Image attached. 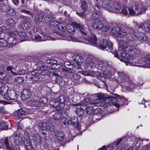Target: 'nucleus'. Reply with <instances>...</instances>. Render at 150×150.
<instances>
[{"label": "nucleus", "mask_w": 150, "mask_h": 150, "mask_svg": "<svg viewBox=\"0 0 150 150\" xmlns=\"http://www.w3.org/2000/svg\"><path fill=\"white\" fill-rule=\"evenodd\" d=\"M68 39H64L69 41H72L73 42H83L87 43L86 41L93 44H95L97 41V38H68Z\"/></svg>", "instance_id": "obj_6"}, {"label": "nucleus", "mask_w": 150, "mask_h": 150, "mask_svg": "<svg viewBox=\"0 0 150 150\" xmlns=\"http://www.w3.org/2000/svg\"><path fill=\"white\" fill-rule=\"evenodd\" d=\"M24 144L25 147L28 150H30L31 149L32 146L30 140H25L24 142Z\"/></svg>", "instance_id": "obj_34"}, {"label": "nucleus", "mask_w": 150, "mask_h": 150, "mask_svg": "<svg viewBox=\"0 0 150 150\" xmlns=\"http://www.w3.org/2000/svg\"><path fill=\"white\" fill-rule=\"evenodd\" d=\"M50 104L52 106L55 108L57 110L59 111L61 109V108H59V104L58 102L55 99L51 100L50 101Z\"/></svg>", "instance_id": "obj_19"}, {"label": "nucleus", "mask_w": 150, "mask_h": 150, "mask_svg": "<svg viewBox=\"0 0 150 150\" xmlns=\"http://www.w3.org/2000/svg\"><path fill=\"white\" fill-rule=\"evenodd\" d=\"M118 59L126 63L127 65V63H130L134 60V59L132 56H127L124 53H122L121 56L118 57Z\"/></svg>", "instance_id": "obj_11"}, {"label": "nucleus", "mask_w": 150, "mask_h": 150, "mask_svg": "<svg viewBox=\"0 0 150 150\" xmlns=\"http://www.w3.org/2000/svg\"><path fill=\"white\" fill-rule=\"evenodd\" d=\"M67 122L69 124H71L76 127H77L79 124V122L77 118L76 117H73L69 120H67Z\"/></svg>", "instance_id": "obj_16"}, {"label": "nucleus", "mask_w": 150, "mask_h": 150, "mask_svg": "<svg viewBox=\"0 0 150 150\" xmlns=\"http://www.w3.org/2000/svg\"><path fill=\"white\" fill-rule=\"evenodd\" d=\"M101 112V110L99 108H97L95 109L93 112L95 114H100Z\"/></svg>", "instance_id": "obj_60"}, {"label": "nucleus", "mask_w": 150, "mask_h": 150, "mask_svg": "<svg viewBox=\"0 0 150 150\" xmlns=\"http://www.w3.org/2000/svg\"><path fill=\"white\" fill-rule=\"evenodd\" d=\"M110 34L112 36L123 38L127 35L125 32L121 31L118 26H114L111 29Z\"/></svg>", "instance_id": "obj_5"}, {"label": "nucleus", "mask_w": 150, "mask_h": 150, "mask_svg": "<svg viewBox=\"0 0 150 150\" xmlns=\"http://www.w3.org/2000/svg\"><path fill=\"white\" fill-rule=\"evenodd\" d=\"M46 124L47 123L45 122L40 123L38 124V127L41 129L45 130Z\"/></svg>", "instance_id": "obj_44"}, {"label": "nucleus", "mask_w": 150, "mask_h": 150, "mask_svg": "<svg viewBox=\"0 0 150 150\" xmlns=\"http://www.w3.org/2000/svg\"><path fill=\"white\" fill-rule=\"evenodd\" d=\"M117 99L116 98L109 96L106 98L104 100V104L103 105V107L104 108L108 107L110 106V108H111L112 105H113L117 108H118L120 106L119 104L115 103V102L117 101Z\"/></svg>", "instance_id": "obj_4"}, {"label": "nucleus", "mask_w": 150, "mask_h": 150, "mask_svg": "<svg viewBox=\"0 0 150 150\" xmlns=\"http://www.w3.org/2000/svg\"><path fill=\"white\" fill-rule=\"evenodd\" d=\"M33 71L31 72V74L33 76L30 77V79L31 80L32 82L35 83H37L40 79V75L37 74H35V75H33L32 74Z\"/></svg>", "instance_id": "obj_30"}, {"label": "nucleus", "mask_w": 150, "mask_h": 150, "mask_svg": "<svg viewBox=\"0 0 150 150\" xmlns=\"http://www.w3.org/2000/svg\"><path fill=\"white\" fill-rule=\"evenodd\" d=\"M33 140L36 144L40 145L42 142V137L38 134H35L33 136Z\"/></svg>", "instance_id": "obj_21"}, {"label": "nucleus", "mask_w": 150, "mask_h": 150, "mask_svg": "<svg viewBox=\"0 0 150 150\" xmlns=\"http://www.w3.org/2000/svg\"><path fill=\"white\" fill-rule=\"evenodd\" d=\"M110 62L103 61H99L97 62L96 66L98 70L102 71L104 72L108 70L110 68L111 64Z\"/></svg>", "instance_id": "obj_8"}, {"label": "nucleus", "mask_w": 150, "mask_h": 150, "mask_svg": "<svg viewBox=\"0 0 150 150\" xmlns=\"http://www.w3.org/2000/svg\"><path fill=\"white\" fill-rule=\"evenodd\" d=\"M44 17V16L42 14H37L35 16L34 21L37 24H39L42 21Z\"/></svg>", "instance_id": "obj_22"}, {"label": "nucleus", "mask_w": 150, "mask_h": 150, "mask_svg": "<svg viewBox=\"0 0 150 150\" xmlns=\"http://www.w3.org/2000/svg\"><path fill=\"white\" fill-rule=\"evenodd\" d=\"M47 40L45 38H8V42L9 44L14 45L17 43L29 40L35 42L45 41Z\"/></svg>", "instance_id": "obj_3"}, {"label": "nucleus", "mask_w": 150, "mask_h": 150, "mask_svg": "<svg viewBox=\"0 0 150 150\" xmlns=\"http://www.w3.org/2000/svg\"><path fill=\"white\" fill-rule=\"evenodd\" d=\"M31 96V91L28 89H25L23 91L21 98L24 100L28 99Z\"/></svg>", "instance_id": "obj_15"}, {"label": "nucleus", "mask_w": 150, "mask_h": 150, "mask_svg": "<svg viewBox=\"0 0 150 150\" xmlns=\"http://www.w3.org/2000/svg\"><path fill=\"white\" fill-rule=\"evenodd\" d=\"M7 34L10 37H14L18 35L21 38H25L27 36L26 33L24 32H20L18 33L16 30L10 32Z\"/></svg>", "instance_id": "obj_13"}, {"label": "nucleus", "mask_w": 150, "mask_h": 150, "mask_svg": "<svg viewBox=\"0 0 150 150\" xmlns=\"http://www.w3.org/2000/svg\"><path fill=\"white\" fill-rule=\"evenodd\" d=\"M3 0H2V1H0V4L1 5V7L0 9L2 11H5L6 10V6L3 3Z\"/></svg>", "instance_id": "obj_54"}, {"label": "nucleus", "mask_w": 150, "mask_h": 150, "mask_svg": "<svg viewBox=\"0 0 150 150\" xmlns=\"http://www.w3.org/2000/svg\"><path fill=\"white\" fill-rule=\"evenodd\" d=\"M121 13L125 16H126L128 14V11L126 7H123L122 8Z\"/></svg>", "instance_id": "obj_55"}, {"label": "nucleus", "mask_w": 150, "mask_h": 150, "mask_svg": "<svg viewBox=\"0 0 150 150\" xmlns=\"http://www.w3.org/2000/svg\"><path fill=\"white\" fill-rule=\"evenodd\" d=\"M8 40V39H7ZM8 43V41H7L4 38H0V46L2 47L6 46Z\"/></svg>", "instance_id": "obj_36"}, {"label": "nucleus", "mask_w": 150, "mask_h": 150, "mask_svg": "<svg viewBox=\"0 0 150 150\" xmlns=\"http://www.w3.org/2000/svg\"><path fill=\"white\" fill-rule=\"evenodd\" d=\"M133 50L132 47L131 46H128L127 45L125 46V47L123 48V51H120L121 52H129L132 51Z\"/></svg>", "instance_id": "obj_41"}, {"label": "nucleus", "mask_w": 150, "mask_h": 150, "mask_svg": "<svg viewBox=\"0 0 150 150\" xmlns=\"http://www.w3.org/2000/svg\"><path fill=\"white\" fill-rule=\"evenodd\" d=\"M61 112H58L56 113L54 116V119L56 120H59L61 117Z\"/></svg>", "instance_id": "obj_52"}, {"label": "nucleus", "mask_w": 150, "mask_h": 150, "mask_svg": "<svg viewBox=\"0 0 150 150\" xmlns=\"http://www.w3.org/2000/svg\"><path fill=\"white\" fill-rule=\"evenodd\" d=\"M96 96L98 98L92 100L91 104H94L97 106H100L101 104V100L105 98V96L102 93L96 94Z\"/></svg>", "instance_id": "obj_10"}, {"label": "nucleus", "mask_w": 150, "mask_h": 150, "mask_svg": "<svg viewBox=\"0 0 150 150\" xmlns=\"http://www.w3.org/2000/svg\"><path fill=\"white\" fill-rule=\"evenodd\" d=\"M76 112L77 115L80 117H82L84 115V111L81 110L80 108H77L76 109Z\"/></svg>", "instance_id": "obj_33"}, {"label": "nucleus", "mask_w": 150, "mask_h": 150, "mask_svg": "<svg viewBox=\"0 0 150 150\" xmlns=\"http://www.w3.org/2000/svg\"><path fill=\"white\" fill-rule=\"evenodd\" d=\"M85 63L86 64V66L88 68H92L94 67L95 66V64L89 58H87L85 61Z\"/></svg>", "instance_id": "obj_23"}, {"label": "nucleus", "mask_w": 150, "mask_h": 150, "mask_svg": "<svg viewBox=\"0 0 150 150\" xmlns=\"http://www.w3.org/2000/svg\"><path fill=\"white\" fill-rule=\"evenodd\" d=\"M52 27H54L55 29H58L59 30L64 32L66 29V27L65 25L62 23H59L58 22L56 21H51L49 23Z\"/></svg>", "instance_id": "obj_9"}, {"label": "nucleus", "mask_w": 150, "mask_h": 150, "mask_svg": "<svg viewBox=\"0 0 150 150\" xmlns=\"http://www.w3.org/2000/svg\"><path fill=\"white\" fill-rule=\"evenodd\" d=\"M107 40L103 38L100 40L99 45L101 49H105L107 47Z\"/></svg>", "instance_id": "obj_25"}, {"label": "nucleus", "mask_w": 150, "mask_h": 150, "mask_svg": "<svg viewBox=\"0 0 150 150\" xmlns=\"http://www.w3.org/2000/svg\"><path fill=\"white\" fill-rule=\"evenodd\" d=\"M24 78L21 76H18L16 77L15 80L16 82L18 83H23L24 81Z\"/></svg>", "instance_id": "obj_43"}, {"label": "nucleus", "mask_w": 150, "mask_h": 150, "mask_svg": "<svg viewBox=\"0 0 150 150\" xmlns=\"http://www.w3.org/2000/svg\"><path fill=\"white\" fill-rule=\"evenodd\" d=\"M94 112L93 108L92 106H88L86 111V113L89 115L93 114Z\"/></svg>", "instance_id": "obj_40"}, {"label": "nucleus", "mask_w": 150, "mask_h": 150, "mask_svg": "<svg viewBox=\"0 0 150 150\" xmlns=\"http://www.w3.org/2000/svg\"><path fill=\"white\" fill-rule=\"evenodd\" d=\"M8 90V87L5 85L0 89V94L2 96L6 97L7 96Z\"/></svg>", "instance_id": "obj_29"}, {"label": "nucleus", "mask_w": 150, "mask_h": 150, "mask_svg": "<svg viewBox=\"0 0 150 150\" xmlns=\"http://www.w3.org/2000/svg\"><path fill=\"white\" fill-rule=\"evenodd\" d=\"M54 126L51 123H47L46 125L45 130H48L51 131L54 130Z\"/></svg>", "instance_id": "obj_39"}, {"label": "nucleus", "mask_w": 150, "mask_h": 150, "mask_svg": "<svg viewBox=\"0 0 150 150\" xmlns=\"http://www.w3.org/2000/svg\"><path fill=\"white\" fill-rule=\"evenodd\" d=\"M0 112L2 114H5L6 113V111L2 107H0Z\"/></svg>", "instance_id": "obj_63"}, {"label": "nucleus", "mask_w": 150, "mask_h": 150, "mask_svg": "<svg viewBox=\"0 0 150 150\" xmlns=\"http://www.w3.org/2000/svg\"><path fill=\"white\" fill-rule=\"evenodd\" d=\"M74 61L76 63L78 64L79 63H80L83 62V57L80 55L78 54H74L73 57Z\"/></svg>", "instance_id": "obj_24"}, {"label": "nucleus", "mask_w": 150, "mask_h": 150, "mask_svg": "<svg viewBox=\"0 0 150 150\" xmlns=\"http://www.w3.org/2000/svg\"><path fill=\"white\" fill-rule=\"evenodd\" d=\"M55 136L56 139L59 141H62L64 139V134L61 131H57L55 132Z\"/></svg>", "instance_id": "obj_27"}, {"label": "nucleus", "mask_w": 150, "mask_h": 150, "mask_svg": "<svg viewBox=\"0 0 150 150\" xmlns=\"http://www.w3.org/2000/svg\"><path fill=\"white\" fill-rule=\"evenodd\" d=\"M27 104L31 107H38L40 105V103L38 101L30 100L27 102Z\"/></svg>", "instance_id": "obj_28"}, {"label": "nucleus", "mask_w": 150, "mask_h": 150, "mask_svg": "<svg viewBox=\"0 0 150 150\" xmlns=\"http://www.w3.org/2000/svg\"><path fill=\"white\" fill-rule=\"evenodd\" d=\"M48 101L47 98L45 97H42L39 99V102L42 103H45Z\"/></svg>", "instance_id": "obj_49"}, {"label": "nucleus", "mask_w": 150, "mask_h": 150, "mask_svg": "<svg viewBox=\"0 0 150 150\" xmlns=\"http://www.w3.org/2000/svg\"><path fill=\"white\" fill-rule=\"evenodd\" d=\"M40 67V70H36L33 71L32 74L35 75V74H40L43 76L50 75L52 73L51 70L49 69H45V67L43 65L41 66H38Z\"/></svg>", "instance_id": "obj_7"}, {"label": "nucleus", "mask_w": 150, "mask_h": 150, "mask_svg": "<svg viewBox=\"0 0 150 150\" xmlns=\"http://www.w3.org/2000/svg\"><path fill=\"white\" fill-rule=\"evenodd\" d=\"M145 62L146 64H150V54H147L145 56Z\"/></svg>", "instance_id": "obj_51"}, {"label": "nucleus", "mask_w": 150, "mask_h": 150, "mask_svg": "<svg viewBox=\"0 0 150 150\" xmlns=\"http://www.w3.org/2000/svg\"><path fill=\"white\" fill-rule=\"evenodd\" d=\"M6 23L8 27L13 28L16 25L15 21L13 19L9 18L6 21Z\"/></svg>", "instance_id": "obj_26"}, {"label": "nucleus", "mask_w": 150, "mask_h": 150, "mask_svg": "<svg viewBox=\"0 0 150 150\" xmlns=\"http://www.w3.org/2000/svg\"><path fill=\"white\" fill-rule=\"evenodd\" d=\"M65 98L64 96H62L58 97L57 102L59 105V108L62 109L64 108L65 105Z\"/></svg>", "instance_id": "obj_18"}, {"label": "nucleus", "mask_w": 150, "mask_h": 150, "mask_svg": "<svg viewBox=\"0 0 150 150\" xmlns=\"http://www.w3.org/2000/svg\"><path fill=\"white\" fill-rule=\"evenodd\" d=\"M118 44L119 45L118 50L120 51H123V48L127 45V41L123 40L122 39L117 40Z\"/></svg>", "instance_id": "obj_14"}, {"label": "nucleus", "mask_w": 150, "mask_h": 150, "mask_svg": "<svg viewBox=\"0 0 150 150\" xmlns=\"http://www.w3.org/2000/svg\"><path fill=\"white\" fill-rule=\"evenodd\" d=\"M101 14V13L100 12H96L93 14L91 16V18L93 20H96L100 17Z\"/></svg>", "instance_id": "obj_38"}, {"label": "nucleus", "mask_w": 150, "mask_h": 150, "mask_svg": "<svg viewBox=\"0 0 150 150\" xmlns=\"http://www.w3.org/2000/svg\"><path fill=\"white\" fill-rule=\"evenodd\" d=\"M110 28V27L109 25H106L100 29V30L102 32H106L108 31Z\"/></svg>", "instance_id": "obj_47"}, {"label": "nucleus", "mask_w": 150, "mask_h": 150, "mask_svg": "<svg viewBox=\"0 0 150 150\" xmlns=\"http://www.w3.org/2000/svg\"><path fill=\"white\" fill-rule=\"evenodd\" d=\"M107 47H108L109 48H111L112 47L113 44L112 43V42H110V41L107 40Z\"/></svg>", "instance_id": "obj_62"}, {"label": "nucleus", "mask_w": 150, "mask_h": 150, "mask_svg": "<svg viewBox=\"0 0 150 150\" xmlns=\"http://www.w3.org/2000/svg\"><path fill=\"white\" fill-rule=\"evenodd\" d=\"M18 97V95L16 94L13 91H11L8 93V96L5 97V99L7 100H13Z\"/></svg>", "instance_id": "obj_17"}, {"label": "nucleus", "mask_w": 150, "mask_h": 150, "mask_svg": "<svg viewBox=\"0 0 150 150\" xmlns=\"http://www.w3.org/2000/svg\"><path fill=\"white\" fill-rule=\"evenodd\" d=\"M51 18H52L51 17L46 16L44 20L46 22H50L52 21Z\"/></svg>", "instance_id": "obj_61"}, {"label": "nucleus", "mask_w": 150, "mask_h": 150, "mask_svg": "<svg viewBox=\"0 0 150 150\" xmlns=\"http://www.w3.org/2000/svg\"><path fill=\"white\" fill-rule=\"evenodd\" d=\"M23 127V125L21 122L17 123V128L18 129H22Z\"/></svg>", "instance_id": "obj_58"}, {"label": "nucleus", "mask_w": 150, "mask_h": 150, "mask_svg": "<svg viewBox=\"0 0 150 150\" xmlns=\"http://www.w3.org/2000/svg\"><path fill=\"white\" fill-rule=\"evenodd\" d=\"M129 14L132 16H134L135 15V12L134 10L132 8H129L128 9Z\"/></svg>", "instance_id": "obj_57"}, {"label": "nucleus", "mask_w": 150, "mask_h": 150, "mask_svg": "<svg viewBox=\"0 0 150 150\" xmlns=\"http://www.w3.org/2000/svg\"><path fill=\"white\" fill-rule=\"evenodd\" d=\"M4 145L8 150H11L12 148L9 146V142L8 138H6L4 140Z\"/></svg>", "instance_id": "obj_37"}, {"label": "nucleus", "mask_w": 150, "mask_h": 150, "mask_svg": "<svg viewBox=\"0 0 150 150\" xmlns=\"http://www.w3.org/2000/svg\"><path fill=\"white\" fill-rule=\"evenodd\" d=\"M87 7V4L84 1H83L81 2V8L83 10L85 11Z\"/></svg>", "instance_id": "obj_48"}, {"label": "nucleus", "mask_w": 150, "mask_h": 150, "mask_svg": "<svg viewBox=\"0 0 150 150\" xmlns=\"http://www.w3.org/2000/svg\"><path fill=\"white\" fill-rule=\"evenodd\" d=\"M73 105L75 106H79L80 105V107L79 108L81 109V110H84V111L85 110H86L88 106L86 103H83V104H82V103H77L76 104H73Z\"/></svg>", "instance_id": "obj_32"}, {"label": "nucleus", "mask_w": 150, "mask_h": 150, "mask_svg": "<svg viewBox=\"0 0 150 150\" xmlns=\"http://www.w3.org/2000/svg\"><path fill=\"white\" fill-rule=\"evenodd\" d=\"M2 69L1 70L0 69V79H3L6 76V74L2 71Z\"/></svg>", "instance_id": "obj_56"}, {"label": "nucleus", "mask_w": 150, "mask_h": 150, "mask_svg": "<svg viewBox=\"0 0 150 150\" xmlns=\"http://www.w3.org/2000/svg\"><path fill=\"white\" fill-rule=\"evenodd\" d=\"M97 2L96 6L100 9L102 7L109 10V11L117 13L118 12L121 8V5L118 3L113 2L110 0H96Z\"/></svg>", "instance_id": "obj_1"}, {"label": "nucleus", "mask_w": 150, "mask_h": 150, "mask_svg": "<svg viewBox=\"0 0 150 150\" xmlns=\"http://www.w3.org/2000/svg\"><path fill=\"white\" fill-rule=\"evenodd\" d=\"M14 140L15 143L17 145H19L23 142L22 137L18 134L14 135Z\"/></svg>", "instance_id": "obj_20"}, {"label": "nucleus", "mask_w": 150, "mask_h": 150, "mask_svg": "<svg viewBox=\"0 0 150 150\" xmlns=\"http://www.w3.org/2000/svg\"><path fill=\"white\" fill-rule=\"evenodd\" d=\"M1 125L2 128L4 129H6L8 128V125L7 122H1Z\"/></svg>", "instance_id": "obj_53"}, {"label": "nucleus", "mask_w": 150, "mask_h": 150, "mask_svg": "<svg viewBox=\"0 0 150 150\" xmlns=\"http://www.w3.org/2000/svg\"><path fill=\"white\" fill-rule=\"evenodd\" d=\"M55 82L58 84H59L62 83V79L59 76H58L55 78L54 79Z\"/></svg>", "instance_id": "obj_45"}, {"label": "nucleus", "mask_w": 150, "mask_h": 150, "mask_svg": "<svg viewBox=\"0 0 150 150\" xmlns=\"http://www.w3.org/2000/svg\"><path fill=\"white\" fill-rule=\"evenodd\" d=\"M103 24L102 23L98 21L94 23L93 25V28L94 29H98L100 30L103 27Z\"/></svg>", "instance_id": "obj_31"}, {"label": "nucleus", "mask_w": 150, "mask_h": 150, "mask_svg": "<svg viewBox=\"0 0 150 150\" xmlns=\"http://www.w3.org/2000/svg\"><path fill=\"white\" fill-rule=\"evenodd\" d=\"M13 68V67L11 66H8L6 67V70L7 71H10L11 74L16 75L15 73L12 70Z\"/></svg>", "instance_id": "obj_46"}, {"label": "nucleus", "mask_w": 150, "mask_h": 150, "mask_svg": "<svg viewBox=\"0 0 150 150\" xmlns=\"http://www.w3.org/2000/svg\"><path fill=\"white\" fill-rule=\"evenodd\" d=\"M118 75L120 76V79L123 81L127 79L128 78V76L122 72L119 73Z\"/></svg>", "instance_id": "obj_35"}, {"label": "nucleus", "mask_w": 150, "mask_h": 150, "mask_svg": "<svg viewBox=\"0 0 150 150\" xmlns=\"http://www.w3.org/2000/svg\"><path fill=\"white\" fill-rule=\"evenodd\" d=\"M42 137L44 138L45 139H48L49 137V134L45 132L42 133Z\"/></svg>", "instance_id": "obj_59"}, {"label": "nucleus", "mask_w": 150, "mask_h": 150, "mask_svg": "<svg viewBox=\"0 0 150 150\" xmlns=\"http://www.w3.org/2000/svg\"><path fill=\"white\" fill-rule=\"evenodd\" d=\"M16 113V115L20 116L23 115L25 113V112L21 108L17 110Z\"/></svg>", "instance_id": "obj_42"}, {"label": "nucleus", "mask_w": 150, "mask_h": 150, "mask_svg": "<svg viewBox=\"0 0 150 150\" xmlns=\"http://www.w3.org/2000/svg\"><path fill=\"white\" fill-rule=\"evenodd\" d=\"M66 28L65 30H67V32L71 33V34H73L75 32V28L78 29L84 35H86L87 32L86 30L87 29L84 27L83 25H80L76 23H73L71 24H68L67 27H66Z\"/></svg>", "instance_id": "obj_2"}, {"label": "nucleus", "mask_w": 150, "mask_h": 150, "mask_svg": "<svg viewBox=\"0 0 150 150\" xmlns=\"http://www.w3.org/2000/svg\"><path fill=\"white\" fill-rule=\"evenodd\" d=\"M146 10V8L144 6H142L140 9V12L137 13V15L139 16L145 13Z\"/></svg>", "instance_id": "obj_50"}, {"label": "nucleus", "mask_w": 150, "mask_h": 150, "mask_svg": "<svg viewBox=\"0 0 150 150\" xmlns=\"http://www.w3.org/2000/svg\"><path fill=\"white\" fill-rule=\"evenodd\" d=\"M91 100L90 98H85L84 100H83L81 103H88Z\"/></svg>", "instance_id": "obj_64"}, {"label": "nucleus", "mask_w": 150, "mask_h": 150, "mask_svg": "<svg viewBox=\"0 0 150 150\" xmlns=\"http://www.w3.org/2000/svg\"><path fill=\"white\" fill-rule=\"evenodd\" d=\"M21 28L24 30H29L31 27L30 22L27 19L22 20L21 23Z\"/></svg>", "instance_id": "obj_12"}]
</instances>
